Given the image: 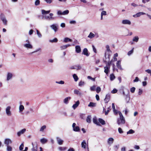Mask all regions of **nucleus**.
Masks as SVG:
<instances>
[{"instance_id":"nucleus-1","label":"nucleus","mask_w":151,"mask_h":151,"mask_svg":"<svg viewBox=\"0 0 151 151\" xmlns=\"http://www.w3.org/2000/svg\"><path fill=\"white\" fill-rule=\"evenodd\" d=\"M119 118H118L117 120V123L119 125L122 124H124L125 123V120L124 117L123 116L122 113L120 111H119Z\"/></svg>"},{"instance_id":"nucleus-2","label":"nucleus","mask_w":151,"mask_h":151,"mask_svg":"<svg viewBox=\"0 0 151 151\" xmlns=\"http://www.w3.org/2000/svg\"><path fill=\"white\" fill-rule=\"evenodd\" d=\"M53 14L52 13H50L49 14V16H44L42 18L47 20H54L55 19V17H53Z\"/></svg>"},{"instance_id":"nucleus-3","label":"nucleus","mask_w":151,"mask_h":151,"mask_svg":"<svg viewBox=\"0 0 151 151\" xmlns=\"http://www.w3.org/2000/svg\"><path fill=\"white\" fill-rule=\"evenodd\" d=\"M11 107L10 106H7L6 109V112L7 116H11L12 114L11 111Z\"/></svg>"},{"instance_id":"nucleus-4","label":"nucleus","mask_w":151,"mask_h":151,"mask_svg":"<svg viewBox=\"0 0 151 151\" xmlns=\"http://www.w3.org/2000/svg\"><path fill=\"white\" fill-rule=\"evenodd\" d=\"M26 42H27V43L25 44L24 45V47L27 49H32L33 48V46L32 45L30 44L29 41L27 40Z\"/></svg>"},{"instance_id":"nucleus-5","label":"nucleus","mask_w":151,"mask_h":151,"mask_svg":"<svg viewBox=\"0 0 151 151\" xmlns=\"http://www.w3.org/2000/svg\"><path fill=\"white\" fill-rule=\"evenodd\" d=\"M1 19L3 21L4 24L5 25H7V20L6 19L4 15L3 14H1L0 15Z\"/></svg>"},{"instance_id":"nucleus-6","label":"nucleus","mask_w":151,"mask_h":151,"mask_svg":"<svg viewBox=\"0 0 151 151\" xmlns=\"http://www.w3.org/2000/svg\"><path fill=\"white\" fill-rule=\"evenodd\" d=\"M58 25L57 24H53L50 25L51 28L54 30L55 32H56L58 30Z\"/></svg>"},{"instance_id":"nucleus-7","label":"nucleus","mask_w":151,"mask_h":151,"mask_svg":"<svg viewBox=\"0 0 151 151\" xmlns=\"http://www.w3.org/2000/svg\"><path fill=\"white\" fill-rule=\"evenodd\" d=\"M12 142V140L9 138L6 139L4 141V144L6 145V146L9 145L11 144Z\"/></svg>"},{"instance_id":"nucleus-8","label":"nucleus","mask_w":151,"mask_h":151,"mask_svg":"<svg viewBox=\"0 0 151 151\" xmlns=\"http://www.w3.org/2000/svg\"><path fill=\"white\" fill-rule=\"evenodd\" d=\"M105 57H106V60H105L104 62L106 63H107L108 61H109V55H108V58H106V55H105ZM113 62V60H111L110 62H109L108 63V64H107V65H107V66H110V65L111 64V63L112 62Z\"/></svg>"},{"instance_id":"nucleus-9","label":"nucleus","mask_w":151,"mask_h":151,"mask_svg":"<svg viewBox=\"0 0 151 151\" xmlns=\"http://www.w3.org/2000/svg\"><path fill=\"white\" fill-rule=\"evenodd\" d=\"M13 76V74L10 72H8L7 74L6 80L9 81L12 79Z\"/></svg>"},{"instance_id":"nucleus-10","label":"nucleus","mask_w":151,"mask_h":151,"mask_svg":"<svg viewBox=\"0 0 151 151\" xmlns=\"http://www.w3.org/2000/svg\"><path fill=\"white\" fill-rule=\"evenodd\" d=\"M32 145L33 146L32 148V151H37V144L36 142L34 143H32Z\"/></svg>"},{"instance_id":"nucleus-11","label":"nucleus","mask_w":151,"mask_h":151,"mask_svg":"<svg viewBox=\"0 0 151 151\" xmlns=\"http://www.w3.org/2000/svg\"><path fill=\"white\" fill-rule=\"evenodd\" d=\"M146 14L144 12H139L137 13L136 14L134 15H133V17H139L141 15L145 14Z\"/></svg>"},{"instance_id":"nucleus-12","label":"nucleus","mask_w":151,"mask_h":151,"mask_svg":"<svg viewBox=\"0 0 151 151\" xmlns=\"http://www.w3.org/2000/svg\"><path fill=\"white\" fill-rule=\"evenodd\" d=\"M25 129H22L17 133V135L18 136H20L21 134H23L26 131Z\"/></svg>"},{"instance_id":"nucleus-13","label":"nucleus","mask_w":151,"mask_h":151,"mask_svg":"<svg viewBox=\"0 0 151 151\" xmlns=\"http://www.w3.org/2000/svg\"><path fill=\"white\" fill-rule=\"evenodd\" d=\"M121 60H119L116 63V66L117 67L121 70H123L121 65Z\"/></svg>"},{"instance_id":"nucleus-14","label":"nucleus","mask_w":151,"mask_h":151,"mask_svg":"<svg viewBox=\"0 0 151 151\" xmlns=\"http://www.w3.org/2000/svg\"><path fill=\"white\" fill-rule=\"evenodd\" d=\"M122 23L123 24H127L130 25L131 24V22L129 20L127 19L123 20L122 21Z\"/></svg>"},{"instance_id":"nucleus-15","label":"nucleus","mask_w":151,"mask_h":151,"mask_svg":"<svg viewBox=\"0 0 151 151\" xmlns=\"http://www.w3.org/2000/svg\"><path fill=\"white\" fill-rule=\"evenodd\" d=\"M110 98V96L109 94H107L105 96V98L104 99V101L105 102L107 103L109 101Z\"/></svg>"},{"instance_id":"nucleus-16","label":"nucleus","mask_w":151,"mask_h":151,"mask_svg":"<svg viewBox=\"0 0 151 151\" xmlns=\"http://www.w3.org/2000/svg\"><path fill=\"white\" fill-rule=\"evenodd\" d=\"M110 68V66H108L107 65L104 67V72L107 75L109 71V70Z\"/></svg>"},{"instance_id":"nucleus-17","label":"nucleus","mask_w":151,"mask_h":151,"mask_svg":"<svg viewBox=\"0 0 151 151\" xmlns=\"http://www.w3.org/2000/svg\"><path fill=\"white\" fill-rule=\"evenodd\" d=\"M79 104V101L78 100L77 101L76 103L73 105L72 106L73 108L74 109H75L78 106Z\"/></svg>"},{"instance_id":"nucleus-18","label":"nucleus","mask_w":151,"mask_h":151,"mask_svg":"<svg viewBox=\"0 0 151 151\" xmlns=\"http://www.w3.org/2000/svg\"><path fill=\"white\" fill-rule=\"evenodd\" d=\"M71 46L70 44H68L66 45H63L60 47L61 50H63L66 49L68 47H70Z\"/></svg>"},{"instance_id":"nucleus-19","label":"nucleus","mask_w":151,"mask_h":151,"mask_svg":"<svg viewBox=\"0 0 151 151\" xmlns=\"http://www.w3.org/2000/svg\"><path fill=\"white\" fill-rule=\"evenodd\" d=\"M76 51L77 53H79L81 52V49L80 46L77 45L75 47Z\"/></svg>"},{"instance_id":"nucleus-20","label":"nucleus","mask_w":151,"mask_h":151,"mask_svg":"<svg viewBox=\"0 0 151 151\" xmlns=\"http://www.w3.org/2000/svg\"><path fill=\"white\" fill-rule=\"evenodd\" d=\"M71 99V97H68L65 98L64 101L63 102L64 103L66 104H67L68 103V101L70 100Z\"/></svg>"},{"instance_id":"nucleus-21","label":"nucleus","mask_w":151,"mask_h":151,"mask_svg":"<svg viewBox=\"0 0 151 151\" xmlns=\"http://www.w3.org/2000/svg\"><path fill=\"white\" fill-rule=\"evenodd\" d=\"M93 122L94 124H97V125L99 126H101L99 123L98 122L97 120L96 117H94L93 118Z\"/></svg>"},{"instance_id":"nucleus-22","label":"nucleus","mask_w":151,"mask_h":151,"mask_svg":"<svg viewBox=\"0 0 151 151\" xmlns=\"http://www.w3.org/2000/svg\"><path fill=\"white\" fill-rule=\"evenodd\" d=\"M88 51L87 49L85 48L83 50V53L84 55L88 56H89V54L88 53Z\"/></svg>"},{"instance_id":"nucleus-23","label":"nucleus","mask_w":151,"mask_h":151,"mask_svg":"<svg viewBox=\"0 0 151 151\" xmlns=\"http://www.w3.org/2000/svg\"><path fill=\"white\" fill-rule=\"evenodd\" d=\"M114 139L112 138H109L108 139V143L110 145L112 144L113 142Z\"/></svg>"},{"instance_id":"nucleus-24","label":"nucleus","mask_w":151,"mask_h":151,"mask_svg":"<svg viewBox=\"0 0 151 151\" xmlns=\"http://www.w3.org/2000/svg\"><path fill=\"white\" fill-rule=\"evenodd\" d=\"M74 93L75 94H76L79 96H81L82 95L81 92L77 90H74Z\"/></svg>"},{"instance_id":"nucleus-25","label":"nucleus","mask_w":151,"mask_h":151,"mask_svg":"<svg viewBox=\"0 0 151 151\" xmlns=\"http://www.w3.org/2000/svg\"><path fill=\"white\" fill-rule=\"evenodd\" d=\"M95 36V35L92 32H90L88 36V37L91 39L93 38Z\"/></svg>"},{"instance_id":"nucleus-26","label":"nucleus","mask_w":151,"mask_h":151,"mask_svg":"<svg viewBox=\"0 0 151 151\" xmlns=\"http://www.w3.org/2000/svg\"><path fill=\"white\" fill-rule=\"evenodd\" d=\"M125 99L126 103H129L130 100V96L129 95H127Z\"/></svg>"},{"instance_id":"nucleus-27","label":"nucleus","mask_w":151,"mask_h":151,"mask_svg":"<svg viewBox=\"0 0 151 151\" xmlns=\"http://www.w3.org/2000/svg\"><path fill=\"white\" fill-rule=\"evenodd\" d=\"M57 141L59 144L60 145H62L63 143V141L60 139L59 138L57 137Z\"/></svg>"},{"instance_id":"nucleus-28","label":"nucleus","mask_w":151,"mask_h":151,"mask_svg":"<svg viewBox=\"0 0 151 151\" xmlns=\"http://www.w3.org/2000/svg\"><path fill=\"white\" fill-rule=\"evenodd\" d=\"M81 66L80 65H75V69L77 70H80L81 69Z\"/></svg>"},{"instance_id":"nucleus-29","label":"nucleus","mask_w":151,"mask_h":151,"mask_svg":"<svg viewBox=\"0 0 151 151\" xmlns=\"http://www.w3.org/2000/svg\"><path fill=\"white\" fill-rule=\"evenodd\" d=\"M40 141L42 143L44 144L47 143L48 141V140L46 139L43 138L41 139H40Z\"/></svg>"},{"instance_id":"nucleus-30","label":"nucleus","mask_w":151,"mask_h":151,"mask_svg":"<svg viewBox=\"0 0 151 151\" xmlns=\"http://www.w3.org/2000/svg\"><path fill=\"white\" fill-rule=\"evenodd\" d=\"M72 40L71 39L68 37H66L64 38V42L66 43L68 42H72Z\"/></svg>"},{"instance_id":"nucleus-31","label":"nucleus","mask_w":151,"mask_h":151,"mask_svg":"<svg viewBox=\"0 0 151 151\" xmlns=\"http://www.w3.org/2000/svg\"><path fill=\"white\" fill-rule=\"evenodd\" d=\"M24 109V106L22 105H20L19 106V112H21Z\"/></svg>"},{"instance_id":"nucleus-32","label":"nucleus","mask_w":151,"mask_h":151,"mask_svg":"<svg viewBox=\"0 0 151 151\" xmlns=\"http://www.w3.org/2000/svg\"><path fill=\"white\" fill-rule=\"evenodd\" d=\"M96 103L92 102H90L88 105L89 107H95L96 106Z\"/></svg>"},{"instance_id":"nucleus-33","label":"nucleus","mask_w":151,"mask_h":151,"mask_svg":"<svg viewBox=\"0 0 151 151\" xmlns=\"http://www.w3.org/2000/svg\"><path fill=\"white\" fill-rule=\"evenodd\" d=\"M50 12V10H48L46 11L43 9L42 10V14H48Z\"/></svg>"},{"instance_id":"nucleus-34","label":"nucleus","mask_w":151,"mask_h":151,"mask_svg":"<svg viewBox=\"0 0 151 151\" xmlns=\"http://www.w3.org/2000/svg\"><path fill=\"white\" fill-rule=\"evenodd\" d=\"M73 130L75 132H79L80 129L79 127L76 126L73 128Z\"/></svg>"},{"instance_id":"nucleus-35","label":"nucleus","mask_w":151,"mask_h":151,"mask_svg":"<svg viewBox=\"0 0 151 151\" xmlns=\"http://www.w3.org/2000/svg\"><path fill=\"white\" fill-rule=\"evenodd\" d=\"M73 76L75 81H77L78 80V78L76 74H73Z\"/></svg>"},{"instance_id":"nucleus-36","label":"nucleus","mask_w":151,"mask_h":151,"mask_svg":"<svg viewBox=\"0 0 151 151\" xmlns=\"http://www.w3.org/2000/svg\"><path fill=\"white\" fill-rule=\"evenodd\" d=\"M99 121L102 125H104L105 124V121L101 119H99Z\"/></svg>"},{"instance_id":"nucleus-37","label":"nucleus","mask_w":151,"mask_h":151,"mask_svg":"<svg viewBox=\"0 0 151 151\" xmlns=\"http://www.w3.org/2000/svg\"><path fill=\"white\" fill-rule=\"evenodd\" d=\"M139 39V37L138 36H135L133 38L132 40L133 41L137 42Z\"/></svg>"},{"instance_id":"nucleus-38","label":"nucleus","mask_w":151,"mask_h":151,"mask_svg":"<svg viewBox=\"0 0 151 151\" xmlns=\"http://www.w3.org/2000/svg\"><path fill=\"white\" fill-rule=\"evenodd\" d=\"M86 145V141L85 140H83L81 143L82 147L84 148H85Z\"/></svg>"},{"instance_id":"nucleus-39","label":"nucleus","mask_w":151,"mask_h":151,"mask_svg":"<svg viewBox=\"0 0 151 151\" xmlns=\"http://www.w3.org/2000/svg\"><path fill=\"white\" fill-rule=\"evenodd\" d=\"M134 48H133L132 50L129 51L127 53V55L128 56L130 55L133 52Z\"/></svg>"},{"instance_id":"nucleus-40","label":"nucleus","mask_w":151,"mask_h":151,"mask_svg":"<svg viewBox=\"0 0 151 151\" xmlns=\"http://www.w3.org/2000/svg\"><path fill=\"white\" fill-rule=\"evenodd\" d=\"M91 116H88L86 119V122L88 123H90L91 122Z\"/></svg>"},{"instance_id":"nucleus-41","label":"nucleus","mask_w":151,"mask_h":151,"mask_svg":"<svg viewBox=\"0 0 151 151\" xmlns=\"http://www.w3.org/2000/svg\"><path fill=\"white\" fill-rule=\"evenodd\" d=\"M6 147H7V148H6V150L7 151H12V147L9 146V145H8V146H6Z\"/></svg>"},{"instance_id":"nucleus-42","label":"nucleus","mask_w":151,"mask_h":151,"mask_svg":"<svg viewBox=\"0 0 151 151\" xmlns=\"http://www.w3.org/2000/svg\"><path fill=\"white\" fill-rule=\"evenodd\" d=\"M115 78V76L113 74H111L110 75V79L111 81L113 80Z\"/></svg>"},{"instance_id":"nucleus-43","label":"nucleus","mask_w":151,"mask_h":151,"mask_svg":"<svg viewBox=\"0 0 151 151\" xmlns=\"http://www.w3.org/2000/svg\"><path fill=\"white\" fill-rule=\"evenodd\" d=\"M134 131L132 129H131L129 130V131L127 132V134H132L134 133Z\"/></svg>"},{"instance_id":"nucleus-44","label":"nucleus","mask_w":151,"mask_h":151,"mask_svg":"<svg viewBox=\"0 0 151 151\" xmlns=\"http://www.w3.org/2000/svg\"><path fill=\"white\" fill-rule=\"evenodd\" d=\"M58 40L56 38H55L52 40H50V42H57Z\"/></svg>"},{"instance_id":"nucleus-45","label":"nucleus","mask_w":151,"mask_h":151,"mask_svg":"<svg viewBox=\"0 0 151 151\" xmlns=\"http://www.w3.org/2000/svg\"><path fill=\"white\" fill-rule=\"evenodd\" d=\"M46 126L45 125H43L42 126L40 129V132H43L44 130L46 128Z\"/></svg>"},{"instance_id":"nucleus-46","label":"nucleus","mask_w":151,"mask_h":151,"mask_svg":"<svg viewBox=\"0 0 151 151\" xmlns=\"http://www.w3.org/2000/svg\"><path fill=\"white\" fill-rule=\"evenodd\" d=\"M37 36L41 38L42 37V34L40 33V32H39V31L37 30Z\"/></svg>"},{"instance_id":"nucleus-47","label":"nucleus","mask_w":151,"mask_h":151,"mask_svg":"<svg viewBox=\"0 0 151 151\" xmlns=\"http://www.w3.org/2000/svg\"><path fill=\"white\" fill-rule=\"evenodd\" d=\"M55 83L58 84H64V82L63 81H56Z\"/></svg>"},{"instance_id":"nucleus-48","label":"nucleus","mask_w":151,"mask_h":151,"mask_svg":"<svg viewBox=\"0 0 151 151\" xmlns=\"http://www.w3.org/2000/svg\"><path fill=\"white\" fill-rule=\"evenodd\" d=\"M96 92L97 93H99L101 91V88L99 87H98L96 89Z\"/></svg>"},{"instance_id":"nucleus-49","label":"nucleus","mask_w":151,"mask_h":151,"mask_svg":"<svg viewBox=\"0 0 151 151\" xmlns=\"http://www.w3.org/2000/svg\"><path fill=\"white\" fill-rule=\"evenodd\" d=\"M24 147V145L23 143H22L19 147V149L20 150H22Z\"/></svg>"},{"instance_id":"nucleus-50","label":"nucleus","mask_w":151,"mask_h":151,"mask_svg":"<svg viewBox=\"0 0 151 151\" xmlns=\"http://www.w3.org/2000/svg\"><path fill=\"white\" fill-rule=\"evenodd\" d=\"M69 11L68 10H66L63 12V15H66L69 13Z\"/></svg>"},{"instance_id":"nucleus-51","label":"nucleus","mask_w":151,"mask_h":151,"mask_svg":"<svg viewBox=\"0 0 151 151\" xmlns=\"http://www.w3.org/2000/svg\"><path fill=\"white\" fill-rule=\"evenodd\" d=\"M112 108L113 111L114 112H115V111H116L117 110H116V109H115L114 104L112 103Z\"/></svg>"},{"instance_id":"nucleus-52","label":"nucleus","mask_w":151,"mask_h":151,"mask_svg":"<svg viewBox=\"0 0 151 151\" xmlns=\"http://www.w3.org/2000/svg\"><path fill=\"white\" fill-rule=\"evenodd\" d=\"M40 4V1L39 0H36L35 2V5L36 6H37L39 5Z\"/></svg>"},{"instance_id":"nucleus-53","label":"nucleus","mask_w":151,"mask_h":151,"mask_svg":"<svg viewBox=\"0 0 151 151\" xmlns=\"http://www.w3.org/2000/svg\"><path fill=\"white\" fill-rule=\"evenodd\" d=\"M135 88L134 87H133L130 88V91L132 93H134L135 91Z\"/></svg>"},{"instance_id":"nucleus-54","label":"nucleus","mask_w":151,"mask_h":151,"mask_svg":"<svg viewBox=\"0 0 151 151\" xmlns=\"http://www.w3.org/2000/svg\"><path fill=\"white\" fill-rule=\"evenodd\" d=\"M96 88V86H93L90 88V90L91 91H94Z\"/></svg>"},{"instance_id":"nucleus-55","label":"nucleus","mask_w":151,"mask_h":151,"mask_svg":"<svg viewBox=\"0 0 151 151\" xmlns=\"http://www.w3.org/2000/svg\"><path fill=\"white\" fill-rule=\"evenodd\" d=\"M101 15L102 16L106 15V12L104 11H102L101 13Z\"/></svg>"},{"instance_id":"nucleus-56","label":"nucleus","mask_w":151,"mask_h":151,"mask_svg":"<svg viewBox=\"0 0 151 151\" xmlns=\"http://www.w3.org/2000/svg\"><path fill=\"white\" fill-rule=\"evenodd\" d=\"M47 4H51L53 0H44Z\"/></svg>"},{"instance_id":"nucleus-57","label":"nucleus","mask_w":151,"mask_h":151,"mask_svg":"<svg viewBox=\"0 0 151 151\" xmlns=\"http://www.w3.org/2000/svg\"><path fill=\"white\" fill-rule=\"evenodd\" d=\"M84 83L83 81H81L79 83V86H81L84 85Z\"/></svg>"},{"instance_id":"nucleus-58","label":"nucleus","mask_w":151,"mask_h":151,"mask_svg":"<svg viewBox=\"0 0 151 151\" xmlns=\"http://www.w3.org/2000/svg\"><path fill=\"white\" fill-rule=\"evenodd\" d=\"M142 93V89H139V92H138V94L139 95H141Z\"/></svg>"},{"instance_id":"nucleus-59","label":"nucleus","mask_w":151,"mask_h":151,"mask_svg":"<svg viewBox=\"0 0 151 151\" xmlns=\"http://www.w3.org/2000/svg\"><path fill=\"white\" fill-rule=\"evenodd\" d=\"M87 78L88 79H91V80H92L93 81H95V78H92V77H91L90 76H88L87 77Z\"/></svg>"},{"instance_id":"nucleus-60","label":"nucleus","mask_w":151,"mask_h":151,"mask_svg":"<svg viewBox=\"0 0 151 151\" xmlns=\"http://www.w3.org/2000/svg\"><path fill=\"white\" fill-rule=\"evenodd\" d=\"M145 71L147 73H148L150 74L151 76V70L150 69H147L145 70Z\"/></svg>"},{"instance_id":"nucleus-61","label":"nucleus","mask_w":151,"mask_h":151,"mask_svg":"<svg viewBox=\"0 0 151 151\" xmlns=\"http://www.w3.org/2000/svg\"><path fill=\"white\" fill-rule=\"evenodd\" d=\"M118 132H119L120 133H123V132L122 131V129L120 128V127H119L118 128Z\"/></svg>"},{"instance_id":"nucleus-62","label":"nucleus","mask_w":151,"mask_h":151,"mask_svg":"<svg viewBox=\"0 0 151 151\" xmlns=\"http://www.w3.org/2000/svg\"><path fill=\"white\" fill-rule=\"evenodd\" d=\"M117 90L116 89H114L111 92L112 93H116L117 92Z\"/></svg>"},{"instance_id":"nucleus-63","label":"nucleus","mask_w":151,"mask_h":151,"mask_svg":"<svg viewBox=\"0 0 151 151\" xmlns=\"http://www.w3.org/2000/svg\"><path fill=\"white\" fill-rule=\"evenodd\" d=\"M57 14L58 15H63V12H62L60 11H58L57 12Z\"/></svg>"},{"instance_id":"nucleus-64","label":"nucleus","mask_w":151,"mask_h":151,"mask_svg":"<svg viewBox=\"0 0 151 151\" xmlns=\"http://www.w3.org/2000/svg\"><path fill=\"white\" fill-rule=\"evenodd\" d=\"M60 26L63 28L65 27V24L64 23H62L60 24Z\"/></svg>"}]
</instances>
